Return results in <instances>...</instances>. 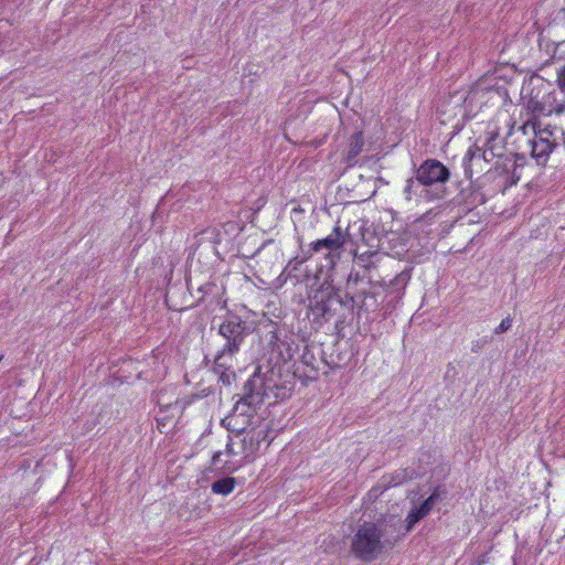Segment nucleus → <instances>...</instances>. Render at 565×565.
Masks as SVG:
<instances>
[{
    "label": "nucleus",
    "mask_w": 565,
    "mask_h": 565,
    "mask_svg": "<svg viewBox=\"0 0 565 565\" xmlns=\"http://www.w3.org/2000/svg\"><path fill=\"white\" fill-rule=\"evenodd\" d=\"M236 374L231 369L226 372H223L218 375V381L222 382L224 385H231L232 382L235 380Z\"/></svg>",
    "instance_id": "obj_33"
},
{
    "label": "nucleus",
    "mask_w": 565,
    "mask_h": 565,
    "mask_svg": "<svg viewBox=\"0 0 565 565\" xmlns=\"http://www.w3.org/2000/svg\"><path fill=\"white\" fill-rule=\"evenodd\" d=\"M504 143L503 139L495 131L488 132L486 141L482 147L477 143L469 147L466 154L462 158V168L465 177L468 180L472 179V162L478 161L479 163L488 162L487 153H490L491 158H498L503 160L507 154L503 153Z\"/></svg>",
    "instance_id": "obj_10"
},
{
    "label": "nucleus",
    "mask_w": 565,
    "mask_h": 565,
    "mask_svg": "<svg viewBox=\"0 0 565 565\" xmlns=\"http://www.w3.org/2000/svg\"><path fill=\"white\" fill-rule=\"evenodd\" d=\"M447 497L448 490L446 486H436L428 498H426L419 505H414L409 510L406 516V525L404 526V531L401 532V535L405 536L409 533L419 521L429 514L437 502L444 501Z\"/></svg>",
    "instance_id": "obj_13"
},
{
    "label": "nucleus",
    "mask_w": 565,
    "mask_h": 565,
    "mask_svg": "<svg viewBox=\"0 0 565 565\" xmlns=\"http://www.w3.org/2000/svg\"><path fill=\"white\" fill-rule=\"evenodd\" d=\"M201 239H209L214 244H218L221 242V233L214 227H209L200 233Z\"/></svg>",
    "instance_id": "obj_29"
},
{
    "label": "nucleus",
    "mask_w": 565,
    "mask_h": 565,
    "mask_svg": "<svg viewBox=\"0 0 565 565\" xmlns=\"http://www.w3.org/2000/svg\"><path fill=\"white\" fill-rule=\"evenodd\" d=\"M424 186L419 185L415 179V174L406 180L404 188V195L407 201H411L413 196L424 198Z\"/></svg>",
    "instance_id": "obj_26"
},
{
    "label": "nucleus",
    "mask_w": 565,
    "mask_h": 565,
    "mask_svg": "<svg viewBox=\"0 0 565 565\" xmlns=\"http://www.w3.org/2000/svg\"><path fill=\"white\" fill-rule=\"evenodd\" d=\"M262 367L264 365H257L253 375L244 383L242 393L238 395L239 398L232 411L234 414L248 418L250 424L256 415V409L264 404L265 398L270 394L274 395V388H267L266 380L262 379Z\"/></svg>",
    "instance_id": "obj_7"
},
{
    "label": "nucleus",
    "mask_w": 565,
    "mask_h": 565,
    "mask_svg": "<svg viewBox=\"0 0 565 565\" xmlns=\"http://www.w3.org/2000/svg\"><path fill=\"white\" fill-rule=\"evenodd\" d=\"M294 371L297 373L295 374V383L297 380H300L302 383H305L307 381H315L318 379L319 366L317 359L308 344L303 345V350L299 356V360H296Z\"/></svg>",
    "instance_id": "obj_14"
},
{
    "label": "nucleus",
    "mask_w": 565,
    "mask_h": 565,
    "mask_svg": "<svg viewBox=\"0 0 565 565\" xmlns=\"http://www.w3.org/2000/svg\"><path fill=\"white\" fill-rule=\"evenodd\" d=\"M358 231L362 242L371 248L384 249L385 242H388L390 233L384 232L380 226L375 227L374 224L367 225L365 221L358 226Z\"/></svg>",
    "instance_id": "obj_15"
},
{
    "label": "nucleus",
    "mask_w": 565,
    "mask_h": 565,
    "mask_svg": "<svg viewBox=\"0 0 565 565\" xmlns=\"http://www.w3.org/2000/svg\"><path fill=\"white\" fill-rule=\"evenodd\" d=\"M227 420L228 429L236 433H246L250 423H248V418L242 417L237 414L232 413L230 416L225 418Z\"/></svg>",
    "instance_id": "obj_25"
},
{
    "label": "nucleus",
    "mask_w": 565,
    "mask_h": 565,
    "mask_svg": "<svg viewBox=\"0 0 565 565\" xmlns=\"http://www.w3.org/2000/svg\"><path fill=\"white\" fill-rule=\"evenodd\" d=\"M482 164L483 163H479L478 161H473L472 162V175L475 174V169H479V170H482Z\"/></svg>",
    "instance_id": "obj_38"
},
{
    "label": "nucleus",
    "mask_w": 565,
    "mask_h": 565,
    "mask_svg": "<svg viewBox=\"0 0 565 565\" xmlns=\"http://www.w3.org/2000/svg\"><path fill=\"white\" fill-rule=\"evenodd\" d=\"M364 147V138L362 131H355L351 135L344 161L348 167L356 163V157L362 152Z\"/></svg>",
    "instance_id": "obj_19"
},
{
    "label": "nucleus",
    "mask_w": 565,
    "mask_h": 565,
    "mask_svg": "<svg viewBox=\"0 0 565 565\" xmlns=\"http://www.w3.org/2000/svg\"><path fill=\"white\" fill-rule=\"evenodd\" d=\"M234 354L220 349L214 356L212 370L215 374L220 375L223 372L232 369V365L227 363V358H232Z\"/></svg>",
    "instance_id": "obj_24"
},
{
    "label": "nucleus",
    "mask_w": 565,
    "mask_h": 565,
    "mask_svg": "<svg viewBox=\"0 0 565 565\" xmlns=\"http://www.w3.org/2000/svg\"><path fill=\"white\" fill-rule=\"evenodd\" d=\"M307 302V318L316 332L332 319H337L334 329L340 333L352 321L341 298V287L334 285L333 273H326L322 281L316 276L308 288Z\"/></svg>",
    "instance_id": "obj_2"
},
{
    "label": "nucleus",
    "mask_w": 565,
    "mask_h": 565,
    "mask_svg": "<svg viewBox=\"0 0 565 565\" xmlns=\"http://www.w3.org/2000/svg\"><path fill=\"white\" fill-rule=\"evenodd\" d=\"M414 171L416 181L424 186L425 199L433 201L444 200L448 196L446 184L451 178V171L441 161L427 158Z\"/></svg>",
    "instance_id": "obj_5"
},
{
    "label": "nucleus",
    "mask_w": 565,
    "mask_h": 565,
    "mask_svg": "<svg viewBox=\"0 0 565 565\" xmlns=\"http://www.w3.org/2000/svg\"><path fill=\"white\" fill-rule=\"evenodd\" d=\"M308 258H305V256L302 258H299V257H295L292 258L288 264L287 266L285 267L282 274H287L288 276H291L296 270L299 269V266L305 262L307 260Z\"/></svg>",
    "instance_id": "obj_30"
},
{
    "label": "nucleus",
    "mask_w": 565,
    "mask_h": 565,
    "mask_svg": "<svg viewBox=\"0 0 565 565\" xmlns=\"http://www.w3.org/2000/svg\"><path fill=\"white\" fill-rule=\"evenodd\" d=\"M519 182V175L510 172L503 160H497L480 179L479 186L487 188L489 195L503 193L505 190Z\"/></svg>",
    "instance_id": "obj_12"
},
{
    "label": "nucleus",
    "mask_w": 565,
    "mask_h": 565,
    "mask_svg": "<svg viewBox=\"0 0 565 565\" xmlns=\"http://www.w3.org/2000/svg\"><path fill=\"white\" fill-rule=\"evenodd\" d=\"M402 536L401 531H398L395 537L390 539L386 530L379 529L376 523L364 522L359 525L354 533L350 551L358 559L371 563L377 558L384 548L393 547Z\"/></svg>",
    "instance_id": "obj_4"
},
{
    "label": "nucleus",
    "mask_w": 565,
    "mask_h": 565,
    "mask_svg": "<svg viewBox=\"0 0 565 565\" xmlns=\"http://www.w3.org/2000/svg\"><path fill=\"white\" fill-rule=\"evenodd\" d=\"M236 486V479L234 477H223L216 479L211 484V490L215 494L227 495L230 494Z\"/></svg>",
    "instance_id": "obj_23"
},
{
    "label": "nucleus",
    "mask_w": 565,
    "mask_h": 565,
    "mask_svg": "<svg viewBox=\"0 0 565 565\" xmlns=\"http://www.w3.org/2000/svg\"><path fill=\"white\" fill-rule=\"evenodd\" d=\"M158 404H159V407H160L161 412H167L172 406V403L163 404V403H161L160 399L158 401Z\"/></svg>",
    "instance_id": "obj_37"
},
{
    "label": "nucleus",
    "mask_w": 565,
    "mask_h": 565,
    "mask_svg": "<svg viewBox=\"0 0 565 565\" xmlns=\"http://www.w3.org/2000/svg\"><path fill=\"white\" fill-rule=\"evenodd\" d=\"M270 431L267 426H257L247 429L245 433V437L243 439L245 445H248L249 450L257 451L260 447V444L267 440Z\"/></svg>",
    "instance_id": "obj_17"
},
{
    "label": "nucleus",
    "mask_w": 565,
    "mask_h": 565,
    "mask_svg": "<svg viewBox=\"0 0 565 565\" xmlns=\"http://www.w3.org/2000/svg\"><path fill=\"white\" fill-rule=\"evenodd\" d=\"M526 109L539 121L540 116H550L553 113L565 111V96L562 90L555 89L552 84H542L536 92L533 89L526 103Z\"/></svg>",
    "instance_id": "obj_8"
},
{
    "label": "nucleus",
    "mask_w": 565,
    "mask_h": 565,
    "mask_svg": "<svg viewBox=\"0 0 565 565\" xmlns=\"http://www.w3.org/2000/svg\"><path fill=\"white\" fill-rule=\"evenodd\" d=\"M253 321H247L237 313L228 311L217 328V334L225 340L222 350L236 354L241 350V345L246 337L253 333Z\"/></svg>",
    "instance_id": "obj_9"
},
{
    "label": "nucleus",
    "mask_w": 565,
    "mask_h": 565,
    "mask_svg": "<svg viewBox=\"0 0 565 565\" xmlns=\"http://www.w3.org/2000/svg\"><path fill=\"white\" fill-rule=\"evenodd\" d=\"M221 456H222V452L221 451H216L213 457H212V465L214 467H218L220 462H221Z\"/></svg>",
    "instance_id": "obj_36"
},
{
    "label": "nucleus",
    "mask_w": 565,
    "mask_h": 565,
    "mask_svg": "<svg viewBox=\"0 0 565 565\" xmlns=\"http://www.w3.org/2000/svg\"><path fill=\"white\" fill-rule=\"evenodd\" d=\"M510 172L519 175V180L521 179L522 169L527 163V158L524 153L510 152L503 159Z\"/></svg>",
    "instance_id": "obj_22"
},
{
    "label": "nucleus",
    "mask_w": 565,
    "mask_h": 565,
    "mask_svg": "<svg viewBox=\"0 0 565 565\" xmlns=\"http://www.w3.org/2000/svg\"><path fill=\"white\" fill-rule=\"evenodd\" d=\"M512 322H513V319L508 316L507 318H504L500 324L493 330V333L494 334H502V333H505L508 332L511 327H512Z\"/></svg>",
    "instance_id": "obj_31"
},
{
    "label": "nucleus",
    "mask_w": 565,
    "mask_h": 565,
    "mask_svg": "<svg viewBox=\"0 0 565 565\" xmlns=\"http://www.w3.org/2000/svg\"><path fill=\"white\" fill-rule=\"evenodd\" d=\"M203 363L207 366V365H210L211 360L207 356H205L203 360Z\"/></svg>",
    "instance_id": "obj_39"
},
{
    "label": "nucleus",
    "mask_w": 565,
    "mask_h": 565,
    "mask_svg": "<svg viewBox=\"0 0 565 565\" xmlns=\"http://www.w3.org/2000/svg\"><path fill=\"white\" fill-rule=\"evenodd\" d=\"M492 92L491 88H484L481 84H477L473 86L467 94L463 106L467 111H472L475 107L478 106V103L481 102L486 95Z\"/></svg>",
    "instance_id": "obj_20"
},
{
    "label": "nucleus",
    "mask_w": 565,
    "mask_h": 565,
    "mask_svg": "<svg viewBox=\"0 0 565 565\" xmlns=\"http://www.w3.org/2000/svg\"><path fill=\"white\" fill-rule=\"evenodd\" d=\"M352 226L349 225L344 231L340 226H335L332 233L321 239H317L310 244V247L305 252V258H310L313 253H319L326 249L324 262L318 268V274L333 273L337 262L341 256V248L345 246H353L356 244L354 234L351 232Z\"/></svg>",
    "instance_id": "obj_6"
},
{
    "label": "nucleus",
    "mask_w": 565,
    "mask_h": 565,
    "mask_svg": "<svg viewBox=\"0 0 565 565\" xmlns=\"http://www.w3.org/2000/svg\"><path fill=\"white\" fill-rule=\"evenodd\" d=\"M414 469L404 468V469H397L392 473H385L381 478V484L384 489H388L392 487H397L407 480L413 479L414 477Z\"/></svg>",
    "instance_id": "obj_18"
},
{
    "label": "nucleus",
    "mask_w": 565,
    "mask_h": 565,
    "mask_svg": "<svg viewBox=\"0 0 565 565\" xmlns=\"http://www.w3.org/2000/svg\"><path fill=\"white\" fill-rule=\"evenodd\" d=\"M199 292L202 294V297L198 300V303H202L205 302L206 298L210 296L216 297L218 295V287L215 282L209 281L199 288Z\"/></svg>",
    "instance_id": "obj_28"
},
{
    "label": "nucleus",
    "mask_w": 565,
    "mask_h": 565,
    "mask_svg": "<svg viewBox=\"0 0 565 565\" xmlns=\"http://www.w3.org/2000/svg\"><path fill=\"white\" fill-rule=\"evenodd\" d=\"M321 360L331 370L341 369L351 360V353L342 350V344L338 340L334 342L330 353L322 351Z\"/></svg>",
    "instance_id": "obj_16"
},
{
    "label": "nucleus",
    "mask_w": 565,
    "mask_h": 565,
    "mask_svg": "<svg viewBox=\"0 0 565 565\" xmlns=\"http://www.w3.org/2000/svg\"><path fill=\"white\" fill-rule=\"evenodd\" d=\"M270 327L271 329L265 334L269 351L265 365L266 371H262V379H265L269 385L267 388H274L275 398L286 399L295 390V355L300 345L295 333L280 329L273 321H270Z\"/></svg>",
    "instance_id": "obj_1"
},
{
    "label": "nucleus",
    "mask_w": 565,
    "mask_h": 565,
    "mask_svg": "<svg viewBox=\"0 0 565 565\" xmlns=\"http://www.w3.org/2000/svg\"><path fill=\"white\" fill-rule=\"evenodd\" d=\"M555 89L562 90L565 96V65L557 72V87Z\"/></svg>",
    "instance_id": "obj_34"
},
{
    "label": "nucleus",
    "mask_w": 565,
    "mask_h": 565,
    "mask_svg": "<svg viewBox=\"0 0 565 565\" xmlns=\"http://www.w3.org/2000/svg\"><path fill=\"white\" fill-rule=\"evenodd\" d=\"M491 341H492V337H482V338H480V339H478V340L472 342L471 351L473 353H478Z\"/></svg>",
    "instance_id": "obj_32"
},
{
    "label": "nucleus",
    "mask_w": 565,
    "mask_h": 565,
    "mask_svg": "<svg viewBox=\"0 0 565 565\" xmlns=\"http://www.w3.org/2000/svg\"><path fill=\"white\" fill-rule=\"evenodd\" d=\"M534 137L529 140L531 146V158L536 161L539 166L545 167L551 153L557 148L556 141L557 127L551 125L541 128L540 121H533Z\"/></svg>",
    "instance_id": "obj_11"
},
{
    "label": "nucleus",
    "mask_w": 565,
    "mask_h": 565,
    "mask_svg": "<svg viewBox=\"0 0 565 565\" xmlns=\"http://www.w3.org/2000/svg\"><path fill=\"white\" fill-rule=\"evenodd\" d=\"M471 185L473 190L470 192L469 195L463 196L462 199L465 204L469 207H476L478 205L486 203L488 194L487 188H480L479 180H477L475 183L471 182Z\"/></svg>",
    "instance_id": "obj_21"
},
{
    "label": "nucleus",
    "mask_w": 565,
    "mask_h": 565,
    "mask_svg": "<svg viewBox=\"0 0 565 565\" xmlns=\"http://www.w3.org/2000/svg\"><path fill=\"white\" fill-rule=\"evenodd\" d=\"M360 266V264H358ZM362 271L352 268L347 277L345 285L341 288V298L345 303L351 319L355 317L358 321L361 319L363 312H370L375 307V296L370 290L372 277L370 276L371 268L374 267L372 262L361 265Z\"/></svg>",
    "instance_id": "obj_3"
},
{
    "label": "nucleus",
    "mask_w": 565,
    "mask_h": 565,
    "mask_svg": "<svg viewBox=\"0 0 565 565\" xmlns=\"http://www.w3.org/2000/svg\"><path fill=\"white\" fill-rule=\"evenodd\" d=\"M487 159L490 161L492 158H490V153H487Z\"/></svg>",
    "instance_id": "obj_40"
},
{
    "label": "nucleus",
    "mask_w": 565,
    "mask_h": 565,
    "mask_svg": "<svg viewBox=\"0 0 565 565\" xmlns=\"http://www.w3.org/2000/svg\"><path fill=\"white\" fill-rule=\"evenodd\" d=\"M162 220H163V212H161L159 206H157L154 212L152 213V223L154 225L158 221L161 222Z\"/></svg>",
    "instance_id": "obj_35"
},
{
    "label": "nucleus",
    "mask_w": 565,
    "mask_h": 565,
    "mask_svg": "<svg viewBox=\"0 0 565 565\" xmlns=\"http://www.w3.org/2000/svg\"><path fill=\"white\" fill-rule=\"evenodd\" d=\"M411 279V274L408 270H403L397 274L394 279L390 284L391 292L399 294L403 291Z\"/></svg>",
    "instance_id": "obj_27"
}]
</instances>
